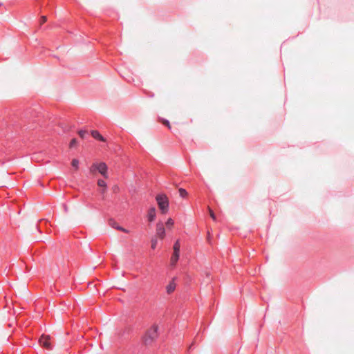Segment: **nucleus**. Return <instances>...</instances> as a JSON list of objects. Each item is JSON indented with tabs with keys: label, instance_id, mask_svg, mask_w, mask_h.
Returning <instances> with one entry per match:
<instances>
[{
	"label": "nucleus",
	"instance_id": "f257e3e1",
	"mask_svg": "<svg viewBox=\"0 0 354 354\" xmlns=\"http://www.w3.org/2000/svg\"><path fill=\"white\" fill-rule=\"evenodd\" d=\"M158 326L156 324L153 325L148 329L142 338L143 342L145 345H150L155 341L158 336Z\"/></svg>",
	"mask_w": 354,
	"mask_h": 354
},
{
	"label": "nucleus",
	"instance_id": "f03ea898",
	"mask_svg": "<svg viewBox=\"0 0 354 354\" xmlns=\"http://www.w3.org/2000/svg\"><path fill=\"white\" fill-rule=\"evenodd\" d=\"M156 200L162 214H166L169 208V200L167 196L163 194H158L156 196Z\"/></svg>",
	"mask_w": 354,
	"mask_h": 354
},
{
	"label": "nucleus",
	"instance_id": "7ed1b4c3",
	"mask_svg": "<svg viewBox=\"0 0 354 354\" xmlns=\"http://www.w3.org/2000/svg\"><path fill=\"white\" fill-rule=\"evenodd\" d=\"M50 337L49 335H42L39 339V342L41 346L44 348L50 350L52 348L51 343L50 342Z\"/></svg>",
	"mask_w": 354,
	"mask_h": 354
},
{
	"label": "nucleus",
	"instance_id": "20e7f679",
	"mask_svg": "<svg viewBox=\"0 0 354 354\" xmlns=\"http://www.w3.org/2000/svg\"><path fill=\"white\" fill-rule=\"evenodd\" d=\"M97 171L101 175H102L104 178H108V175H107L108 167L105 162H102L100 163H97Z\"/></svg>",
	"mask_w": 354,
	"mask_h": 354
},
{
	"label": "nucleus",
	"instance_id": "39448f33",
	"mask_svg": "<svg viewBox=\"0 0 354 354\" xmlns=\"http://www.w3.org/2000/svg\"><path fill=\"white\" fill-rule=\"evenodd\" d=\"M156 236L161 239L165 236V230L162 223H158L156 224Z\"/></svg>",
	"mask_w": 354,
	"mask_h": 354
},
{
	"label": "nucleus",
	"instance_id": "423d86ee",
	"mask_svg": "<svg viewBox=\"0 0 354 354\" xmlns=\"http://www.w3.org/2000/svg\"><path fill=\"white\" fill-rule=\"evenodd\" d=\"M109 224L112 227H113V228H115V229H116V230H118L122 231V232H125V233H128V232H129V231H128L127 229H125V228H124V227H122L120 226V225H118V223H117L114 220H113V219H110V220L109 221Z\"/></svg>",
	"mask_w": 354,
	"mask_h": 354
},
{
	"label": "nucleus",
	"instance_id": "0eeeda50",
	"mask_svg": "<svg viewBox=\"0 0 354 354\" xmlns=\"http://www.w3.org/2000/svg\"><path fill=\"white\" fill-rule=\"evenodd\" d=\"M156 216V210L154 207H151L147 214V218L149 221L152 222L154 221Z\"/></svg>",
	"mask_w": 354,
	"mask_h": 354
},
{
	"label": "nucleus",
	"instance_id": "6e6552de",
	"mask_svg": "<svg viewBox=\"0 0 354 354\" xmlns=\"http://www.w3.org/2000/svg\"><path fill=\"white\" fill-rule=\"evenodd\" d=\"M179 256H180V252H173V254L171 255V260H170L171 266H176L177 261H178Z\"/></svg>",
	"mask_w": 354,
	"mask_h": 354
},
{
	"label": "nucleus",
	"instance_id": "1a4fd4ad",
	"mask_svg": "<svg viewBox=\"0 0 354 354\" xmlns=\"http://www.w3.org/2000/svg\"><path fill=\"white\" fill-rule=\"evenodd\" d=\"M176 288V283L174 282V279H173L166 286V290L168 294L172 293Z\"/></svg>",
	"mask_w": 354,
	"mask_h": 354
},
{
	"label": "nucleus",
	"instance_id": "9d476101",
	"mask_svg": "<svg viewBox=\"0 0 354 354\" xmlns=\"http://www.w3.org/2000/svg\"><path fill=\"white\" fill-rule=\"evenodd\" d=\"M91 136L97 140H99L103 141V142L105 141V139L97 131H95V130L92 131Z\"/></svg>",
	"mask_w": 354,
	"mask_h": 354
},
{
	"label": "nucleus",
	"instance_id": "9b49d317",
	"mask_svg": "<svg viewBox=\"0 0 354 354\" xmlns=\"http://www.w3.org/2000/svg\"><path fill=\"white\" fill-rule=\"evenodd\" d=\"M180 241H179V240H177L173 246V250H174V252H180Z\"/></svg>",
	"mask_w": 354,
	"mask_h": 354
},
{
	"label": "nucleus",
	"instance_id": "f8f14e48",
	"mask_svg": "<svg viewBox=\"0 0 354 354\" xmlns=\"http://www.w3.org/2000/svg\"><path fill=\"white\" fill-rule=\"evenodd\" d=\"M89 171L92 174H95L96 171H97V162L96 163H93L91 165V167L89 169Z\"/></svg>",
	"mask_w": 354,
	"mask_h": 354
},
{
	"label": "nucleus",
	"instance_id": "ddd939ff",
	"mask_svg": "<svg viewBox=\"0 0 354 354\" xmlns=\"http://www.w3.org/2000/svg\"><path fill=\"white\" fill-rule=\"evenodd\" d=\"M97 185L100 187H102V188H104L106 189V183H105L104 180H102V179H99L97 180Z\"/></svg>",
	"mask_w": 354,
	"mask_h": 354
},
{
	"label": "nucleus",
	"instance_id": "4468645a",
	"mask_svg": "<svg viewBox=\"0 0 354 354\" xmlns=\"http://www.w3.org/2000/svg\"><path fill=\"white\" fill-rule=\"evenodd\" d=\"M178 192H179L180 196L183 198L186 197L188 194L187 191L183 188H180L178 189Z\"/></svg>",
	"mask_w": 354,
	"mask_h": 354
},
{
	"label": "nucleus",
	"instance_id": "2eb2a0df",
	"mask_svg": "<svg viewBox=\"0 0 354 354\" xmlns=\"http://www.w3.org/2000/svg\"><path fill=\"white\" fill-rule=\"evenodd\" d=\"M71 165L73 167L75 168V169H78V165H79V161L77 159H73L71 162Z\"/></svg>",
	"mask_w": 354,
	"mask_h": 354
},
{
	"label": "nucleus",
	"instance_id": "dca6fc26",
	"mask_svg": "<svg viewBox=\"0 0 354 354\" xmlns=\"http://www.w3.org/2000/svg\"><path fill=\"white\" fill-rule=\"evenodd\" d=\"M174 224V221L171 218H169L166 222V225L168 227H171Z\"/></svg>",
	"mask_w": 354,
	"mask_h": 354
},
{
	"label": "nucleus",
	"instance_id": "f3484780",
	"mask_svg": "<svg viewBox=\"0 0 354 354\" xmlns=\"http://www.w3.org/2000/svg\"><path fill=\"white\" fill-rule=\"evenodd\" d=\"M157 239L156 238H153L151 239V248L155 249L157 245Z\"/></svg>",
	"mask_w": 354,
	"mask_h": 354
},
{
	"label": "nucleus",
	"instance_id": "a211bd4d",
	"mask_svg": "<svg viewBox=\"0 0 354 354\" xmlns=\"http://www.w3.org/2000/svg\"><path fill=\"white\" fill-rule=\"evenodd\" d=\"M87 133V131H85V130H80L78 131V134L79 136L82 138H84L85 135Z\"/></svg>",
	"mask_w": 354,
	"mask_h": 354
},
{
	"label": "nucleus",
	"instance_id": "6ab92c4d",
	"mask_svg": "<svg viewBox=\"0 0 354 354\" xmlns=\"http://www.w3.org/2000/svg\"><path fill=\"white\" fill-rule=\"evenodd\" d=\"M208 210H209V215L211 216V218L214 220V221H216V216L214 213V212L211 209L210 207H208Z\"/></svg>",
	"mask_w": 354,
	"mask_h": 354
},
{
	"label": "nucleus",
	"instance_id": "aec40b11",
	"mask_svg": "<svg viewBox=\"0 0 354 354\" xmlns=\"http://www.w3.org/2000/svg\"><path fill=\"white\" fill-rule=\"evenodd\" d=\"M76 144H77V140L75 138L72 139L69 144L70 148L73 147L74 146L76 145Z\"/></svg>",
	"mask_w": 354,
	"mask_h": 354
},
{
	"label": "nucleus",
	"instance_id": "412c9836",
	"mask_svg": "<svg viewBox=\"0 0 354 354\" xmlns=\"http://www.w3.org/2000/svg\"><path fill=\"white\" fill-rule=\"evenodd\" d=\"M46 21H47L46 17V16H42L41 17V22L40 23H41V24H42L45 23Z\"/></svg>",
	"mask_w": 354,
	"mask_h": 354
},
{
	"label": "nucleus",
	"instance_id": "4be33fe9",
	"mask_svg": "<svg viewBox=\"0 0 354 354\" xmlns=\"http://www.w3.org/2000/svg\"><path fill=\"white\" fill-rule=\"evenodd\" d=\"M162 123H163L165 125H166L167 127H168L169 128H170V124H169V121H167V120H163V121H162Z\"/></svg>",
	"mask_w": 354,
	"mask_h": 354
},
{
	"label": "nucleus",
	"instance_id": "5701e85b",
	"mask_svg": "<svg viewBox=\"0 0 354 354\" xmlns=\"http://www.w3.org/2000/svg\"><path fill=\"white\" fill-rule=\"evenodd\" d=\"M106 189L103 188L102 190V193H104Z\"/></svg>",
	"mask_w": 354,
	"mask_h": 354
}]
</instances>
